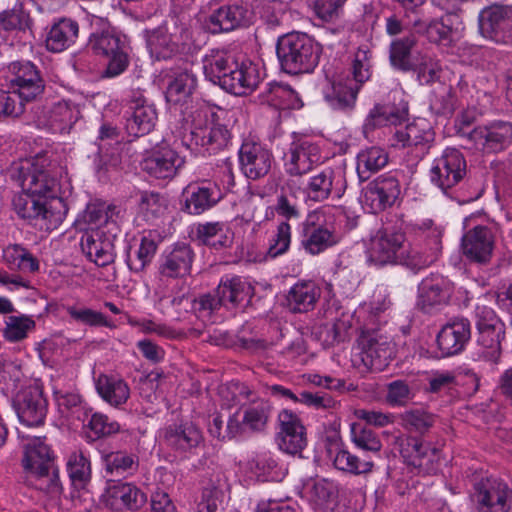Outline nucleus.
I'll return each mask as SVG.
<instances>
[{
  "label": "nucleus",
  "instance_id": "obj_1",
  "mask_svg": "<svg viewBox=\"0 0 512 512\" xmlns=\"http://www.w3.org/2000/svg\"><path fill=\"white\" fill-rule=\"evenodd\" d=\"M44 162L40 158L25 159L11 168V179L23 191L13 199L14 210L19 217L29 221L45 219L51 213L36 196L63 201L60 173L46 169Z\"/></svg>",
  "mask_w": 512,
  "mask_h": 512
},
{
  "label": "nucleus",
  "instance_id": "obj_2",
  "mask_svg": "<svg viewBox=\"0 0 512 512\" xmlns=\"http://www.w3.org/2000/svg\"><path fill=\"white\" fill-rule=\"evenodd\" d=\"M205 77L234 95H247L253 92L261 81L260 70L251 61L238 62L230 54L214 52L204 59Z\"/></svg>",
  "mask_w": 512,
  "mask_h": 512
},
{
  "label": "nucleus",
  "instance_id": "obj_3",
  "mask_svg": "<svg viewBox=\"0 0 512 512\" xmlns=\"http://www.w3.org/2000/svg\"><path fill=\"white\" fill-rule=\"evenodd\" d=\"M370 260L379 265L400 264L413 271L431 265L436 256L413 248L402 232H379L370 244Z\"/></svg>",
  "mask_w": 512,
  "mask_h": 512
},
{
  "label": "nucleus",
  "instance_id": "obj_4",
  "mask_svg": "<svg viewBox=\"0 0 512 512\" xmlns=\"http://www.w3.org/2000/svg\"><path fill=\"white\" fill-rule=\"evenodd\" d=\"M321 48L306 33L292 32L278 38L276 54L282 71L288 74L309 73L318 65Z\"/></svg>",
  "mask_w": 512,
  "mask_h": 512
},
{
  "label": "nucleus",
  "instance_id": "obj_5",
  "mask_svg": "<svg viewBox=\"0 0 512 512\" xmlns=\"http://www.w3.org/2000/svg\"><path fill=\"white\" fill-rule=\"evenodd\" d=\"M55 457L50 447L40 437H35L23 446L22 465L24 470L38 480H44L40 489L49 492L61 489L59 469L55 467Z\"/></svg>",
  "mask_w": 512,
  "mask_h": 512
},
{
  "label": "nucleus",
  "instance_id": "obj_6",
  "mask_svg": "<svg viewBox=\"0 0 512 512\" xmlns=\"http://www.w3.org/2000/svg\"><path fill=\"white\" fill-rule=\"evenodd\" d=\"M330 207L311 212L303 224V240L301 245L311 255H318L326 249L333 247L340 241L339 234L335 231L331 221Z\"/></svg>",
  "mask_w": 512,
  "mask_h": 512
},
{
  "label": "nucleus",
  "instance_id": "obj_7",
  "mask_svg": "<svg viewBox=\"0 0 512 512\" xmlns=\"http://www.w3.org/2000/svg\"><path fill=\"white\" fill-rule=\"evenodd\" d=\"M231 132L227 126L220 122L216 113L197 111L190 131V144L188 147H203L209 153H216L225 149L231 141Z\"/></svg>",
  "mask_w": 512,
  "mask_h": 512
},
{
  "label": "nucleus",
  "instance_id": "obj_8",
  "mask_svg": "<svg viewBox=\"0 0 512 512\" xmlns=\"http://www.w3.org/2000/svg\"><path fill=\"white\" fill-rule=\"evenodd\" d=\"M468 141L473 148L483 154H495L504 151L512 143V124L506 121H494L471 129Z\"/></svg>",
  "mask_w": 512,
  "mask_h": 512
},
{
  "label": "nucleus",
  "instance_id": "obj_9",
  "mask_svg": "<svg viewBox=\"0 0 512 512\" xmlns=\"http://www.w3.org/2000/svg\"><path fill=\"white\" fill-rule=\"evenodd\" d=\"M208 6L210 12L205 18L204 28L211 34L231 32L245 22L247 9L238 2L210 0Z\"/></svg>",
  "mask_w": 512,
  "mask_h": 512
},
{
  "label": "nucleus",
  "instance_id": "obj_10",
  "mask_svg": "<svg viewBox=\"0 0 512 512\" xmlns=\"http://www.w3.org/2000/svg\"><path fill=\"white\" fill-rule=\"evenodd\" d=\"M89 43L97 55L109 59L103 77H116L126 70L129 64L128 55L124 52L123 42L117 35L109 30H103L101 33L91 34Z\"/></svg>",
  "mask_w": 512,
  "mask_h": 512
},
{
  "label": "nucleus",
  "instance_id": "obj_11",
  "mask_svg": "<svg viewBox=\"0 0 512 512\" xmlns=\"http://www.w3.org/2000/svg\"><path fill=\"white\" fill-rule=\"evenodd\" d=\"M466 175V160L463 154L455 149L448 148L443 155L436 159L430 171L432 183L445 194L459 184Z\"/></svg>",
  "mask_w": 512,
  "mask_h": 512
},
{
  "label": "nucleus",
  "instance_id": "obj_12",
  "mask_svg": "<svg viewBox=\"0 0 512 512\" xmlns=\"http://www.w3.org/2000/svg\"><path fill=\"white\" fill-rule=\"evenodd\" d=\"M511 490L503 481L487 477L474 484L472 500L478 512H508Z\"/></svg>",
  "mask_w": 512,
  "mask_h": 512
},
{
  "label": "nucleus",
  "instance_id": "obj_13",
  "mask_svg": "<svg viewBox=\"0 0 512 512\" xmlns=\"http://www.w3.org/2000/svg\"><path fill=\"white\" fill-rule=\"evenodd\" d=\"M13 407L19 420L27 426L43 424L47 413V400L42 388L29 385L21 388L13 398Z\"/></svg>",
  "mask_w": 512,
  "mask_h": 512
},
{
  "label": "nucleus",
  "instance_id": "obj_14",
  "mask_svg": "<svg viewBox=\"0 0 512 512\" xmlns=\"http://www.w3.org/2000/svg\"><path fill=\"white\" fill-rule=\"evenodd\" d=\"M11 87L26 101L35 100L44 90V81L37 67L30 61L11 62L8 67Z\"/></svg>",
  "mask_w": 512,
  "mask_h": 512
},
{
  "label": "nucleus",
  "instance_id": "obj_15",
  "mask_svg": "<svg viewBox=\"0 0 512 512\" xmlns=\"http://www.w3.org/2000/svg\"><path fill=\"white\" fill-rule=\"evenodd\" d=\"M279 432L276 441L279 449L290 455H298L307 445L305 427L300 418L290 410L278 414Z\"/></svg>",
  "mask_w": 512,
  "mask_h": 512
},
{
  "label": "nucleus",
  "instance_id": "obj_16",
  "mask_svg": "<svg viewBox=\"0 0 512 512\" xmlns=\"http://www.w3.org/2000/svg\"><path fill=\"white\" fill-rule=\"evenodd\" d=\"M239 162L243 174L248 179L258 180L271 170L273 155L261 143L245 140L239 149Z\"/></svg>",
  "mask_w": 512,
  "mask_h": 512
},
{
  "label": "nucleus",
  "instance_id": "obj_17",
  "mask_svg": "<svg viewBox=\"0 0 512 512\" xmlns=\"http://www.w3.org/2000/svg\"><path fill=\"white\" fill-rule=\"evenodd\" d=\"M461 247L464 256L471 262L488 264L495 247V235L487 226H475L463 235Z\"/></svg>",
  "mask_w": 512,
  "mask_h": 512
},
{
  "label": "nucleus",
  "instance_id": "obj_18",
  "mask_svg": "<svg viewBox=\"0 0 512 512\" xmlns=\"http://www.w3.org/2000/svg\"><path fill=\"white\" fill-rule=\"evenodd\" d=\"M471 338V325L466 318H454L447 322L437 335L441 357L457 355L464 350Z\"/></svg>",
  "mask_w": 512,
  "mask_h": 512
},
{
  "label": "nucleus",
  "instance_id": "obj_19",
  "mask_svg": "<svg viewBox=\"0 0 512 512\" xmlns=\"http://www.w3.org/2000/svg\"><path fill=\"white\" fill-rule=\"evenodd\" d=\"M115 241L116 239L108 236L102 230L91 229L82 234L80 246L82 252L90 261L104 267L114 261Z\"/></svg>",
  "mask_w": 512,
  "mask_h": 512
},
{
  "label": "nucleus",
  "instance_id": "obj_20",
  "mask_svg": "<svg viewBox=\"0 0 512 512\" xmlns=\"http://www.w3.org/2000/svg\"><path fill=\"white\" fill-rule=\"evenodd\" d=\"M358 346L367 368L382 370L391 358L390 343L375 331L363 332L358 338Z\"/></svg>",
  "mask_w": 512,
  "mask_h": 512
},
{
  "label": "nucleus",
  "instance_id": "obj_21",
  "mask_svg": "<svg viewBox=\"0 0 512 512\" xmlns=\"http://www.w3.org/2000/svg\"><path fill=\"white\" fill-rule=\"evenodd\" d=\"M400 195V185L395 177H379L364 190V202L373 213L391 207Z\"/></svg>",
  "mask_w": 512,
  "mask_h": 512
},
{
  "label": "nucleus",
  "instance_id": "obj_22",
  "mask_svg": "<svg viewBox=\"0 0 512 512\" xmlns=\"http://www.w3.org/2000/svg\"><path fill=\"white\" fill-rule=\"evenodd\" d=\"M319 160L316 145L308 141L293 142L284 155L285 172L290 176H302L310 172Z\"/></svg>",
  "mask_w": 512,
  "mask_h": 512
},
{
  "label": "nucleus",
  "instance_id": "obj_23",
  "mask_svg": "<svg viewBox=\"0 0 512 512\" xmlns=\"http://www.w3.org/2000/svg\"><path fill=\"white\" fill-rule=\"evenodd\" d=\"M358 92L359 86L350 79L330 80L322 91L327 106L343 113L354 109Z\"/></svg>",
  "mask_w": 512,
  "mask_h": 512
},
{
  "label": "nucleus",
  "instance_id": "obj_24",
  "mask_svg": "<svg viewBox=\"0 0 512 512\" xmlns=\"http://www.w3.org/2000/svg\"><path fill=\"white\" fill-rule=\"evenodd\" d=\"M184 164L182 158L175 150L162 147L154 150L142 161V169L158 179L173 178L178 169Z\"/></svg>",
  "mask_w": 512,
  "mask_h": 512
},
{
  "label": "nucleus",
  "instance_id": "obj_25",
  "mask_svg": "<svg viewBox=\"0 0 512 512\" xmlns=\"http://www.w3.org/2000/svg\"><path fill=\"white\" fill-rule=\"evenodd\" d=\"M450 289L440 276L424 278L418 285L417 308L424 313H431L441 305L447 304Z\"/></svg>",
  "mask_w": 512,
  "mask_h": 512
},
{
  "label": "nucleus",
  "instance_id": "obj_26",
  "mask_svg": "<svg viewBox=\"0 0 512 512\" xmlns=\"http://www.w3.org/2000/svg\"><path fill=\"white\" fill-rule=\"evenodd\" d=\"M194 252L186 243L176 244L164 254L159 265L160 275L168 278H181L190 274Z\"/></svg>",
  "mask_w": 512,
  "mask_h": 512
},
{
  "label": "nucleus",
  "instance_id": "obj_27",
  "mask_svg": "<svg viewBox=\"0 0 512 512\" xmlns=\"http://www.w3.org/2000/svg\"><path fill=\"white\" fill-rule=\"evenodd\" d=\"M511 21L512 6L493 5L480 12L479 30L484 37L499 41Z\"/></svg>",
  "mask_w": 512,
  "mask_h": 512
},
{
  "label": "nucleus",
  "instance_id": "obj_28",
  "mask_svg": "<svg viewBox=\"0 0 512 512\" xmlns=\"http://www.w3.org/2000/svg\"><path fill=\"white\" fill-rule=\"evenodd\" d=\"M163 437L167 446L179 452L190 451L203 441L201 431L192 422L174 423L167 426Z\"/></svg>",
  "mask_w": 512,
  "mask_h": 512
},
{
  "label": "nucleus",
  "instance_id": "obj_29",
  "mask_svg": "<svg viewBox=\"0 0 512 512\" xmlns=\"http://www.w3.org/2000/svg\"><path fill=\"white\" fill-rule=\"evenodd\" d=\"M131 112L126 118V130L129 135L140 137L148 134L155 126L157 112L153 105L145 99L137 98L132 101Z\"/></svg>",
  "mask_w": 512,
  "mask_h": 512
},
{
  "label": "nucleus",
  "instance_id": "obj_30",
  "mask_svg": "<svg viewBox=\"0 0 512 512\" xmlns=\"http://www.w3.org/2000/svg\"><path fill=\"white\" fill-rule=\"evenodd\" d=\"M66 468L72 486L70 498L76 506L86 494L85 488L91 477L90 462L81 451L74 452L70 455Z\"/></svg>",
  "mask_w": 512,
  "mask_h": 512
},
{
  "label": "nucleus",
  "instance_id": "obj_31",
  "mask_svg": "<svg viewBox=\"0 0 512 512\" xmlns=\"http://www.w3.org/2000/svg\"><path fill=\"white\" fill-rule=\"evenodd\" d=\"M320 296L321 289L314 282H298L290 288L286 305L293 313H306L314 309Z\"/></svg>",
  "mask_w": 512,
  "mask_h": 512
},
{
  "label": "nucleus",
  "instance_id": "obj_32",
  "mask_svg": "<svg viewBox=\"0 0 512 512\" xmlns=\"http://www.w3.org/2000/svg\"><path fill=\"white\" fill-rule=\"evenodd\" d=\"M403 456L410 458V463L427 472L434 470V465L440 459V450L429 442L416 437H409L401 450Z\"/></svg>",
  "mask_w": 512,
  "mask_h": 512
},
{
  "label": "nucleus",
  "instance_id": "obj_33",
  "mask_svg": "<svg viewBox=\"0 0 512 512\" xmlns=\"http://www.w3.org/2000/svg\"><path fill=\"white\" fill-rule=\"evenodd\" d=\"M242 411V431L248 429L251 432H262L267 427L273 407L269 401L254 395L248 403L242 405Z\"/></svg>",
  "mask_w": 512,
  "mask_h": 512
},
{
  "label": "nucleus",
  "instance_id": "obj_34",
  "mask_svg": "<svg viewBox=\"0 0 512 512\" xmlns=\"http://www.w3.org/2000/svg\"><path fill=\"white\" fill-rule=\"evenodd\" d=\"M252 294V286L238 276L222 279L216 288V295L225 307L235 308L249 302Z\"/></svg>",
  "mask_w": 512,
  "mask_h": 512
},
{
  "label": "nucleus",
  "instance_id": "obj_35",
  "mask_svg": "<svg viewBox=\"0 0 512 512\" xmlns=\"http://www.w3.org/2000/svg\"><path fill=\"white\" fill-rule=\"evenodd\" d=\"M195 237L203 245L215 250L231 247L234 234L230 228L222 222L199 223L195 228Z\"/></svg>",
  "mask_w": 512,
  "mask_h": 512
},
{
  "label": "nucleus",
  "instance_id": "obj_36",
  "mask_svg": "<svg viewBox=\"0 0 512 512\" xmlns=\"http://www.w3.org/2000/svg\"><path fill=\"white\" fill-rule=\"evenodd\" d=\"M478 355L486 361L497 363L501 356V342L505 337V325L477 327Z\"/></svg>",
  "mask_w": 512,
  "mask_h": 512
},
{
  "label": "nucleus",
  "instance_id": "obj_37",
  "mask_svg": "<svg viewBox=\"0 0 512 512\" xmlns=\"http://www.w3.org/2000/svg\"><path fill=\"white\" fill-rule=\"evenodd\" d=\"M187 194L185 210L193 215L203 213L221 199V192L216 185L188 187Z\"/></svg>",
  "mask_w": 512,
  "mask_h": 512
},
{
  "label": "nucleus",
  "instance_id": "obj_38",
  "mask_svg": "<svg viewBox=\"0 0 512 512\" xmlns=\"http://www.w3.org/2000/svg\"><path fill=\"white\" fill-rule=\"evenodd\" d=\"M417 44L414 34L395 39L389 46V60L392 67L402 72L414 70V63L411 61L412 50Z\"/></svg>",
  "mask_w": 512,
  "mask_h": 512
},
{
  "label": "nucleus",
  "instance_id": "obj_39",
  "mask_svg": "<svg viewBox=\"0 0 512 512\" xmlns=\"http://www.w3.org/2000/svg\"><path fill=\"white\" fill-rule=\"evenodd\" d=\"M196 87V76L188 71L181 72L169 82L165 93L166 100L174 105L187 103Z\"/></svg>",
  "mask_w": 512,
  "mask_h": 512
},
{
  "label": "nucleus",
  "instance_id": "obj_40",
  "mask_svg": "<svg viewBox=\"0 0 512 512\" xmlns=\"http://www.w3.org/2000/svg\"><path fill=\"white\" fill-rule=\"evenodd\" d=\"M96 388L100 396L112 406L124 404L130 395L127 383L112 376L100 375Z\"/></svg>",
  "mask_w": 512,
  "mask_h": 512
},
{
  "label": "nucleus",
  "instance_id": "obj_41",
  "mask_svg": "<svg viewBox=\"0 0 512 512\" xmlns=\"http://www.w3.org/2000/svg\"><path fill=\"white\" fill-rule=\"evenodd\" d=\"M109 498L113 501L111 505L120 504L129 509V510H138L141 508L147 501V497L145 493H143L139 488L132 484L128 483H118L114 484L108 489ZM119 508V506H117Z\"/></svg>",
  "mask_w": 512,
  "mask_h": 512
},
{
  "label": "nucleus",
  "instance_id": "obj_42",
  "mask_svg": "<svg viewBox=\"0 0 512 512\" xmlns=\"http://www.w3.org/2000/svg\"><path fill=\"white\" fill-rule=\"evenodd\" d=\"M388 163L387 152L380 147H370L362 150L357 155V173L361 181H366L370 176Z\"/></svg>",
  "mask_w": 512,
  "mask_h": 512
},
{
  "label": "nucleus",
  "instance_id": "obj_43",
  "mask_svg": "<svg viewBox=\"0 0 512 512\" xmlns=\"http://www.w3.org/2000/svg\"><path fill=\"white\" fill-rule=\"evenodd\" d=\"M452 17H457V15L445 13L444 16L429 21L426 38L430 43L449 46L453 42L457 27Z\"/></svg>",
  "mask_w": 512,
  "mask_h": 512
},
{
  "label": "nucleus",
  "instance_id": "obj_44",
  "mask_svg": "<svg viewBox=\"0 0 512 512\" xmlns=\"http://www.w3.org/2000/svg\"><path fill=\"white\" fill-rule=\"evenodd\" d=\"M147 46L156 59H167L177 50V44L165 27H158L148 33Z\"/></svg>",
  "mask_w": 512,
  "mask_h": 512
},
{
  "label": "nucleus",
  "instance_id": "obj_45",
  "mask_svg": "<svg viewBox=\"0 0 512 512\" xmlns=\"http://www.w3.org/2000/svg\"><path fill=\"white\" fill-rule=\"evenodd\" d=\"M333 465L338 470L353 475H362L373 470L374 462L370 458L361 459L347 450L340 449L333 458Z\"/></svg>",
  "mask_w": 512,
  "mask_h": 512
},
{
  "label": "nucleus",
  "instance_id": "obj_46",
  "mask_svg": "<svg viewBox=\"0 0 512 512\" xmlns=\"http://www.w3.org/2000/svg\"><path fill=\"white\" fill-rule=\"evenodd\" d=\"M437 416L422 409L405 411L400 415L402 426L409 432L426 434L434 426Z\"/></svg>",
  "mask_w": 512,
  "mask_h": 512
},
{
  "label": "nucleus",
  "instance_id": "obj_47",
  "mask_svg": "<svg viewBox=\"0 0 512 512\" xmlns=\"http://www.w3.org/2000/svg\"><path fill=\"white\" fill-rule=\"evenodd\" d=\"M395 138L402 147L424 145L432 140L433 133L425 123H411L395 132Z\"/></svg>",
  "mask_w": 512,
  "mask_h": 512
},
{
  "label": "nucleus",
  "instance_id": "obj_48",
  "mask_svg": "<svg viewBox=\"0 0 512 512\" xmlns=\"http://www.w3.org/2000/svg\"><path fill=\"white\" fill-rule=\"evenodd\" d=\"M156 250V242L148 236H143L138 250L134 254L127 253L126 262L129 269L135 273L142 272L152 261Z\"/></svg>",
  "mask_w": 512,
  "mask_h": 512
},
{
  "label": "nucleus",
  "instance_id": "obj_49",
  "mask_svg": "<svg viewBox=\"0 0 512 512\" xmlns=\"http://www.w3.org/2000/svg\"><path fill=\"white\" fill-rule=\"evenodd\" d=\"M334 172L327 168L310 178L306 192L310 199L314 201L326 200L332 191Z\"/></svg>",
  "mask_w": 512,
  "mask_h": 512
},
{
  "label": "nucleus",
  "instance_id": "obj_50",
  "mask_svg": "<svg viewBox=\"0 0 512 512\" xmlns=\"http://www.w3.org/2000/svg\"><path fill=\"white\" fill-rule=\"evenodd\" d=\"M350 324L342 319L319 325L315 335L325 346H333L345 341Z\"/></svg>",
  "mask_w": 512,
  "mask_h": 512
},
{
  "label": "nucleus",
  "instance_id": "obj_51",
  "mask_svg": "<svg viewBox=\"0 0 512 512\" xmlns=\"http://www.w3.org/2000/svg\"><path fill=\"white\" fill-rule=\"evenodd\" d=\"M208 431L210 435L218 440H230L242 433V425L237 417V413L229 417L225 424L221 416L216 415L209 423Z\"/></svg>",
  "mask_w": 512,
  "mask_h": 512
},
{
  "label": "nucleus",
  "instance_id": "obj_52",
  "mask_svg": "<svg viewBox=\"0 0 512 512\" xmlns=\"http://www.w3.org/2000/svg\"><path fill=\"white\" fill-rule=\"evenodd\" d=\"M30 26V16L23 10L22 4H16L12 9L0 13V30L25 31Z\"/></svg>",
  "mask_w": 512,
  "mask_h": 512
},
{
  "label": "nucleus",
  "instance_id": "obj_53",
  "mask_svg": "<svg viewBox=\"0 0 512 512\" xmlns=\"http://www.w3.org/2000/svg\"><path fill=\"white\" fill-rule=\"evenodd\" d=\"M164 209L158 193L147 191L140 193L137 218H141L145 222H152L161 215Z\"/></svg>",
  "mask_w": 512,
  "mask_h": 512
},
{
  "label": "nucleus",
  "instance_id": "obj_54",
  "mask_svg": "<svg viewBox=\"0 0 512 512\" xmlns=\"http://www.w3.org/2000/svg\"><path fill=\"white\" fill-rule=\"evenodd\" d=\"M219 396L222 404L227 408L236 405L242 407L245 404L242 399L250 400V397L254 396V392L243 383H231L219 388Z\"/></svg>",
  "mask_w": 512,
  "mask_h": 512
},
{
  "label": "nucleus",
  "instance_id": "obj_55",
  "mask_svg": "<svg viewBox=\"0 0 512 512\" xmlns=\"http://www.w3.org/2000/svg\"><path fill=\"white\" fill-rule=\"evenodd\" d=\"M414 397V391L404 380H394L387 384L385 400L391 406H407Z\"/></svg>",
  "mask_w": 512,
  "mask_h": 512
},
{
  "label": "nucleus",
  "instance_id": "obj_56",
  "mask_svg": "<svg viewBox=\"0 0 512 512\" xmlns=\"http://www.w3.org/2000/svg\"><path fill=\"white\" fill-rule=\"evenodd\" d=\"M28 102L14 89L11 91L0 89V118L19 117L24 113L25 104Z\"/></svg>",
  "mask_w": 512,
  "mask_h": 512
},
{
  "label": "nucleus",
  "instance_id": "obj_57",
  "mask_svg": "<svg viewBox=\"0 0 512 512\" xmlns=\"http://www.w3.org/2000/svg\"><path fill=\"white\" fill-rule=\"evenodd\" d=\"M351 436L353 443L362 450L378 453L382 449V443L379 437L370 428L353 424Z\"/></svg>",
  "mask_w": 512,
  "mask_h": 512
},
{
  "label": "nucleus",
  "instance_id": "obj_58",
  "mask_svg": "<svg viewBox=\"0 0 512 512\" xmlns=\"http://www.w3.org/2000/svg\"><path fill=\"white\" fill-rule=\"evenodd\" d=\"M107 471L113 473H123L136 470L138 467V457L133 454H127L123 451L111 452L104 456Z\"/></svg>",
  "mask_w": 512,
  "mask_h": 512
},
{
  "label": "nucleus",
  "instance_id": "obj_59",
  "mask_svg": "<svg viewBox=\"0 0 512 512\" xmlns=\"http://www.w3.org/2000/svg\"><path fill=\"white\" fill-rule=\"evenodd\" d=\"M291 243V226L288 222H280L276 228L275 234L272 236L267 255L271 258H276L285 254Z\"/></svg>",
  "mask_w": 512,
  "mask_h": 512
},
{
  "label": "nucleus",
  "instance_id": "obj_60",
  "mask_svg": "<svg viewBox=\"0 0 512 512\" xmlns=\"http://www.w3.org/2000/svg\"><path fill=\"white\" fill-rule=\"evenodd\" d=\"M35 326L34 320L27 316H9L4 329V336L12 342L20 341Z\"/></svg>",
  "mask_w": 512,
  "mask_h": 512
},
{
  "label": "nucleus",
  "instance_id": "obj_61",
  "mask_svg": "<svg viewBox=\"0 0 512 512\" xmlns=\"http://www.w3.org/2000/svg\"><path fill=\"white\" fill-rule=\"evenodd\" d=\"M417 73V80L421 85H431L440 80L441 66L432 58H422L418 65H414V70Z\"/></svg>",
  "mask_w": 512,
  "mask_h": 512
},
{
  "label": "nucleus",
  "instance_id": "obj_62",
  "mask_svg": "<svg viewBox=\"0 0 512 512\" xmlns=\"http://www.w3.org/2000/svg\"><path fill=\"white\" fill-rule=\"evenodd\" d=\"M70 316L78 322H81L90 326H105L112 328L114 325L106 319L104 314L101 312L94 311L89 308H68Z\"/></svg>",
  "mask_w": 512,
  "mask_h": 512
},
{
  "label": "nucleus",
  "instance_id": "obj_63",
  "mask_svg": "<svg viewBox=\"0 0 512 512\" xmlns=\"http://www.w3.org/2000/svg\"><path fill=\"white\" fill-rule=\"evenodd\" d=\"M191 303L193 311L201 318L210 317L222 306L216 292L202 294L198 298L192 299Z\"/></svg>",
  "mask_w": 512,
  "mask_h": 512
},
{
  "label": "nucleus",
  "instance_id": "obj_64",
  "mask_svg": "<svg viewBox=\"0 0 512 512\" xmlns=\"http://www.w3.org/2000/svg\"><path fill=\"white\" fill-rule=\"evenodd\" d=\"M89 427L97 437H107L120 431L119 423L102 413L91 416Z\"/></svg>",
  "mask_w": 512,
  "mask_h": 512
}]
</instances>
